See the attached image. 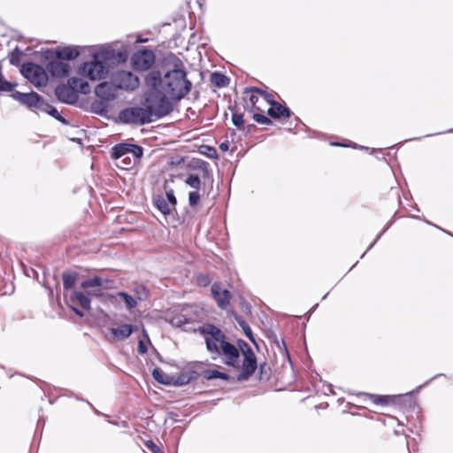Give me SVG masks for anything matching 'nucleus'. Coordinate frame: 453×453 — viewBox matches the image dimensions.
<instances>
[{"label": "nucleus", "instance_id": "nucleus-36", "mask_svg": "<svg viewBox=\"0 0 453 453\" xmlns=\"http://www.w3.org/2000/svg\"><path fill=\"white\" fill-rule=\"evenodd\" d=\"M54 72L61 74H66L68 73V65L64 63H57L54 65Z\"/></svg>", "mask_w": 453, "mask_h": 453}, {"label": "nucleus", "instance_id": "nucleus-9", "mask_svg": "<svg viewBox=\"0 0 453 453\" xmlns=\"http://www.w3.org/2000/svg\"><path fill=\"white\" fill-rule=\"evenodd\" d=\"M20 72L35 87L45 86L48 82V75L43 67L39 65L33 63L24 64Z\"/></svg>", "mask_w": 453, "mask_h": 453}, {"label": "nucleus", "instance_id": "nucleus-27", "mask_svg": "<svg viewBox=\"0 0 453 453\" xmlns=\"http://www.w3.org/2000/svg\"><path fill=\"white\" fill-rule=\"evenodd\" d=\"M76 273H63V287L65 289H72L76 282Z\"/></svg>", "mask_w": 453, "mask_h": 453}, {"label": "nucleus", "instance_id": "nucleus-10", "mask_svg": "<svg viewBox=\"0 0 453 453\" xmlns=\"http://www.w3.org/2000/svg\"><path fill=\"white\" fill-rule=\"evenodd\" d=\"M118 88L125 90H134L140 84L139 78L129 71H118L112 79Z\"/></svg>", "mask_w": 453, "mask_h": 453}, {"label": "nucleus", "instance_id": "nucleus-40", "mask_svg": "<svg viewBox=\"0 0 453 453\" xmlns=\"http://www.w3.org/2000/svg\"><path fill=\"white\" fill-rule=\"evenodd\" d=\"M146 446L153 453H163L162 450L152 441H148L146 442Z\"/></svg>", "mask_w": 453, "mask_h": 453}, {"label": "nucleus", "instance_id": "nucleus-43", "mask_svg": "<svg viewBox=\"0 0 453 453\" xmlns=\"http://www.w3.org/2000/svg\"><path fill=\"white\" fill-rule=\"evenodd\" d=\"M205 149L208 150V157L211 158H214L217 157V151L214 148L206 146Z\"/></svg>", "mask_w": 453, "mask_h": 453}, {"label": "nucleus", "instance_id": "nucleus-41", "mask_svg": "<svg viewBox=\"0 0 453 453\" xmlns=\"http://www.w3.org/2000/svg\"><path fill=\"white\" fill-rule=\"evenodd\" d=\"M192 379V376H189L188 374H181L179 379H178V382L180 384V385H184V384H187L189 382V380Z\"/></svg>", "mask_w": 453, "mask_h": 453}, {"label": "nucleus", "instance_id": "nucleus-13", "mask_svg": "<svg viewBox=\"0 0 453 453\" xmlns=\"http://www.w3.org/2000/svg\"><path fill=\"white\" fill-rule=\"evenodd\" d=\"M12 97L19 101L22 104L28 106L29 108H35L39 110L41 104H42V97L35 92L21 93L19 91L14 92Z\"/></svg>", "mask_w": 453, "mask_h": 453}, {"label": "nucleus", "instance_id": "nucleus-1", "mask_svg": "<svg viewBox=\"0 0 453 453\" xmlns=\"http://www.w3.org/2000/svg\"><path fill=\"white\" fill-rule=\"evenodd\" d=\"M146 85L157 94L173 100H180L191 89L192 83L187 79L186 73L175 68L162 74L159 71H150L145 77Z\"/></svg>", "mask_w": 453, "mask_h": 453}, {"label": "nucleus", "instance_id": "nucleus-18", "mask_svg": "<svg viewBox=\"0 0 453 453\" xmlns=\"http://www.w3.org/2000/svg\"><path fill=\"white\" fill-rule=\"evenodd\" d=\"M107 297L109 298V302L113 304L119 301H123L128 310H131L137 305V302L134 297L125 292H118L116 295H109Z\"/></svg>", "mask_w": 453, "mask_h": 453}, {"label": "nucleus", "instance_id": "nucleus-11", "mask_svg": "<svg viewBox=\"0 0 453 453\" xmlns=\"http://www.w3.org/2000/svg\"><path fill=\"white\" fill-rule=\"evenodd\" d=\"M155 62L152 50H142L135 52L131 58V63L136 70H148Z\"/></svg>", "mask_w": 453, "mask_h": 453}, {"label": "nucleus", "instance_id": "nucleus-14", "mask_svg": "<svg viewBox=\"0 0 453 453\" xmlns=\"http://www.w3.org/2000/svg\"><path fill=\"white\" fill-rule=\"evenodd\" d=\"M55 94L58 100L65 104H73L78 100V95L68 82L58 85L55 89Z\"/></svg>", "mask_w": 453, "mask_h": 453}, {"label": "nucleus", "instance_id": "nucleus-20", "mask_svg": "<svg viewBox=\"0 0 453 453\" xmlns=\"http://www.w3.org/2000/svg\"><path fill=\"white\" fill-rule=\"evenodd\" d=\"M70 300L72 303H77L82 309L89 310L91 300L88 295L83 294L81 291L74 290L70 295Z\"/></svg>", "mask_w": 453, "mask_h": 453}, {"label": "nucleus", "instance_id": "nucleus-32", "mask_svg": "<svg viewBox=\"0 0 453 453\" xmlns=\"http://www.w3.org/2000/svg\"><path fill=\"white\" fill-rule=\"evenodd\" d=\"M256 89H257V88H250L249 90L246 91V94L250 93L249 100L253 106H256L257 103L258 102L259 96L257 95H259L260 96H262L264 98V96L260 93H257V91H255Z\"/></svg>", "mask_w": 453, "mask_h": 453}, {"label": "nucleus", "instance_id": "nucleus-39", "mask_svg": "<svg viewBox=\"0 0 453 453\" xmlns=\"http://www.w3.org/2000/svg\"><path fill=\"white\" fill-rule=\"evenodd\" d=\"M87 294L88 295V296H93L96 297H104L107 300H109V298L107 297L109 295L104 296V293L102 292V290H100V289L88 290Z\"/></svg>", "mask_w": 453, "mask_h": 453}, {"label": "nucleus", "instance_id": "nucleus-23", "mask_svg": "<svg viewBox=\"0 0 453 453\" xmlns=\"http://www.w3.org/2000/svg\"><path fill=\"white\" fill-rule=\"evenodd\" d=\"M105 102L103 99L92 102L90 105L91 111L100 116H105L108 111V105Z\"/></svg>", "mask_w": 453, "mask_h": 453}, {"label": "nucleus", "instance_id": "nucleus-6", "mask_svg": "<svg viewBox=\"0 0 453 453\" xmlns=\"http://www.w3.org/2000/svg\"><path fill=\"white\" fill-rule=\"evenodd\" d=\"M119 119L122 123L143 125L151 122L150 111L145 107H129L119 111Z\"/></svg>", "mask_w": 453, "mask_h": 453}, {"label": "nucleus", "instance_id": "nucleus-22", "mask_svg": "<svg viewBox=\"0 0 453 453\" xmlns=\"http://www.w3.org/2000/svg\"><path fill=\"white\" fill-rule=\"evenodd\" d=\"M155 205L164 215H169L174 209V207L171 205L163 196H157L155 198Z\"/></svg>", "mask_w": 453, "mask_h": 453}, {"label": "nucleus", "instance_id": "nucleus-7", "mask_svg": "<svg viewBox=\"0 0 453 453\" xmlns=\"http://www.w3.org/2000/svg\"><path fill=\"white\" fill-rule=\"evenodd\" d=\"M199 332L205 336L206 348L210 353L218 352V347L226 342L225 334L213 325H203L199 327Z\"/></svg>", "mask_w": 453, "mask_h": 453}, {"label": "nucleus", "instance_id": "nucleus-34", "mask_svg": "<svg viewBox=\"0 0 453 453\" xmlns=\"http://www.w3.org/2000/svg\"><path fill=\"white\" fill-rule=\"evenodd\" d=\"M232 121L235 127H242L244 124L243 115L241 113L234 112L232 116Z\"/></svg>", "mask_w": 453, "mask_h": 453}, {"label": "nucleus", "instance_id": "nucleus-8", "mask_svg": "<svg viewBox=\"0 0 453 453\" xmlns=\"http://www.w3.org/2000/svg\"><path fill=\"white\" fill-rule=\"evenodd\" d=\"M200 313V311H195L192 313L177 314L171 319L170 323L183 331H199V327H201L199 323L202 319Z\"/></svg>", "mask_w": 453, "mask_h": 453}, {"label": "nucleus", "instance_id": "nucleus-38", "mask_svg": "<svg viewBox=\"0 0 453 453\" xmlns=\"http://www.w3.org/2000/svg\"><path fill=\"white\" fill-rule=\"evenodd\" d=\"M239 324L242 327L245 334L250 338V340L254 341L250 327L242 320L239 321Z\"/></svg>", "mask_w": 453, "mask_h": 453}, {"label": "nucleus", "instance_id": "nucleus-31", "mask_svg": "<svg viewBox=\"0 0 453 453\" xmlns=\"http://www.w3.org/2000/svg\"><path fill=\"white\" fill-rule=\"evenodd\" d=\"M22 55V52L19 49H15L11 54L10 63L13 65H19Z\"/></svg>", "mask_w": 453, "mask_h": 453}, {"label": "nucleus", "instance_id": "nucleus-30", "mask_svg": "<svg viewBox=\"0 0 453 453\" xmlns=\"http://www.w3.org/2000/svg\"><path fill=\"white\" fill-rule=\"evenodd\" d=\"M185 183L197 191L200 189L201 187V180L199 176L196 174H189L187 177Z\"/></svg>", "mask_w": 453, "mask_h": 453}, {"label": "nucleus", "instance_id": "nucleus-33", "mask_svg": "<svg viewBox=\"0 0 453 453\" xmlns=\"http://www.w3.org/2000/svg\"><path fill=\"white\" fill-rule=\"evenodd\" d=\"M200 194L197 190L189 192L188 194V203L191 207H195L200 201Z\"/></svg>", "mask_w": 453, "mask_h": 453}, {"label": "nucleus", "instance_id": "nucleus-4", "mask_svg": "<svg viewBox=\"0 0 453 453\" xmlns=\"http://www.w3.org/2000/svg\"><path fill=\"white\" fill-rule=\"evenodd\" d=\"M142 154V148L138 145L119 143L112 148L111 157L115 159L118 167L128 170L138 163Z\"/></svg>", "mask_w": 453, "mask_h": 453}, {"label": "nucleus", "instance_id": "nucleus-12", "mask_svg": "<svg viewBox=\"0 0 453 453\" xmlns=\"http://www.w3.org/2000/svg\"><path fill=\"white\" fill-rule=\"evenodd\" d=\"M257 93H260L264 99L271 104V107L268 109V114L275 119L286 116H290V111L288 108L282 106L280 104L276 103L273 101V98L271 95L267 94L266 92L261 90V89H256Z\"/></svg>", "mask_w": 453, "mask_h": 453}, {"label": "nucleus", "instance_id": "nucleus-16", "mask_svg": "<svg viewBox=\"0 0 453 453\" xmlns=\"http://www.w3.org/2000/svg\"><path fill=\"white\" fill-rule=\"evenodd\" d=\"M136 329V326L129 324H122L117 327H111L109 330L111 334V341H125Z\"/></svg>", "mask_w": 453, "mask_h": 453}, {"label": "nucleus", "instance_id": "nucleus-5", "mask_svg": "<svg viewBox=\"0 0 453 453\" xmlns=\"http://www.w3.org/2000/svg\"><path fill=\"white\" fill-rule=\"evenodd\" d=\"M168 96L157 94L153 90L145 99V108L150 111L151 120L153 117L160 118L168 114L171 111V104Z\"/></svg>", "mask_w": 453, "mask_h": 453}, {"label": "nucleus", "instance_id": "nucleus-28", "mask_svg": "<svg viewBox=\"0 0 453 453\" xmlns=\"http://www.w3.org/2000/svg\"><path fill=\"white\" fill-rule=\"evenodd\" d=\"M204 377L207 380L222 379L224 380H229V375L226 372H219L218 370H208L204 373Z\"/></svg>", "mask_w": 453, "mask_h": 453}, {"label": "nucleus", "instance_id": "nucleus-47", "mask_svg": "<svg viewBox=\"0 0 453 453\" xmlns=\"http://www.w3.org/2000/svg\"><path fill=\"white\" fill-rule=\"evenodd\" d=\"M203 172L204 175H208L209 174V171H208V169L206 167L203 170Z\"/></svg>", "mask_w": 453, "mask_h": 453}, {"label": "nucleus", "instance_id": "nucleus-24", "mask_svg": "<svg viewBox=\"0 0 453 453\" xmlns=\"http://www.w3.org/2000/svg\"><path fill=\"white\" fill-rule=\"evenodd\" d=\"M106 282H107V280H104L101 277L96 276L94 278L88 279V280L82 281L81 284V287L83 289L88 290L90 288L105 286L104 283H106Z\"/></svg>", "mask_w": 453, "mask_h": 453}, {"label": "nucleus", "instance_id": "nucleus-42", "mask_svg": "<svg viewBox=\"0 0 453 453\" xmlns=\"http://www.w3.org/2000/svg\"><path fill=\"white\" fill-rule=\"evenodd\" d=\"M147 347L146 345L144 344V342L141 340L139 341V344H138V352L140 354H145L147 352Z\"/></svg>", "mask_w": 453, "mask_h": 453}, {"label": "nucleus", "instance_id": "nucleus-3", "mask_svg": "<svg viewBox=\"0 0 453 453\" xmlns=\"http://www.w3.org/2000/svg\"><path fill=\"white\" fill-rule=\"evenodd\" d=\"M115 60V51L109 48H101L93 54L91 61L84 63L80 73L91 81L105 78Z\"/></svg>", "mask_w": 453, "mask_h": 453}, {"label": "nucleus", "instance_id": "nucleus-45", "mask_svg": "<svg viewBox=\"0 0 453 453\" xmlns=\"http://www.w3.org/2000/svg\"><path fill=\"white\" fill-rule=\"evenodd\" d=\"M73 311L80 317H83V312L77 308H73Z\"/></svg>", "mask_w": 453, "mask_h": 453}, {"label": "nucleus", "instance_id": "nucleus-35", "mask_svg": "<svg viewBox=\"0 0 453 453\" xmlns=\"http://www.w3.org/2000/svg\"><path fill=\"white\" fill-rule=\"evenodd\" d=\"M166 198V201L175 208L177 203L176 197L174 196V192L173 189H167L165 191V195L164 196Z\"/></svg>", "mask_w": 453, "mask_h": 453}, {"label": "nucleus", "instance_id": "nucleus-37", "mask_svg": "<svg viewBox=\"0 0 453 453\" xmlns=\"http://www.w3.org/2000/svg\"><path fill=\"white\" fill-rule=\"evenodd\" d=\"M253 118L257 123L263 125H269L272 122L266 116L258 113L254 114Z\"/></svg>", "mask_w": 453, "mask_h": 453}, {"label": "nucleus", "instance_id": "nucleus-21", "mask_svg": "<svg viewBox=\"0 0 453 453\" xmlns=\"http://www.w3.org/2000/svg\"><path fill=\"white\" fill-rule=\"evenodd\" d=\"M80 54L77 47L67 46L57 50V58L62 60L75 59Z\"/></svg>", "mask_w": 453, "mask_h": 453}, {"label": "nucleus", "instance_id": "nucleus-46", "mask_svg": "<svg viewBox=\"0 0 453 453\" xmlns=\"http://www.w3.org/2000/svg\"><path fill=\"white\" fill-rule=\"evenodd\" d=\"M375 403H384V401L382 400V397L376 396V399L374 400Z\"/></svg>", "mask_w": 453, "mask_h": 453}, {"label": "nucleus", "instance_id": "nucleus-25", "mask_svg": "<svg viewBox=\"0 0 453 453\" xmlns=\"http://www.w3.org/2000/svg\"><path fill=\"white\" fill-rule=\"evenodd\" d=\"M42 111L48 113L61 122H65V119L59 114L58 111L52 105L42 101L39 109Z\"/></svg>", "mask_w": 453, "mask_h": 453}, {"label": "nucleus", "instance_id": "nucleus-29", "mask_svg": "<svg viewBox=\"0 0 453 453\" xmlns=\"http://www.w3.org/2000/svg\"><path fill=\"white\" fill-rule=\"evenodd\" d=\"M153 378L159 383L167 385L170 383L168 376L160 369L155 368L152 372Z\"/></svg>", "mask_w": 453, "mask_h": 453}, {"label": "nucleus", "instance_id": "nucleus-2", "mask_svg": "<svg viewBox=\"0 0 453 453\" xmlns=\"http://www.w3.org/2000/svg\"><path fill=\"white\" fill-rule=\"evenodd\" d=\"M240 348L243 357L242 361L240 349L229 342H223L222 345L218 347V352L211 354L212 359L221 357L225 365L239 372L237 380L243 381L247 380L255 372L257 365L253 350L246 342H243Z\"/></svg>", "mask_w": 453, "mask_h": 453}, {"label": "nucleus", "instance_id": "nucleus-15", "mask_svg": "<svg viewBox=\"0 0 453 453\" xmlns=\"http://www.w3.org/2000/svg\"><path fill=\"white\" fill-rule=\"evenodd\" d=\"M211 294L219 308L226 309L228 306L231 299L230 292L226 289H223L220 284H212Z\"/></svg>", "mask_w": 453, "mask_h": 453}, {"label": "nucleus", "instance_id": "nucleus-19", "mask_svg": "<svg viewBox=\"0 0 453 453\" xmlns=\"http://www.w3.org/2000/svg\"><path fill=\"white\" fill-rule=\"evenodd\" d=\"M68 83L71 84L77 95L78 93L87 95L90 92L88 83L81 78L72 77L68 80Z\"/></svg>", "mask_w": 453, "mask_h": 453}, {"label": "nucleus", "instance_id": "nucleus-44", "mask_svg": "<svg viewBox=\"0 0 453 453\" xmlns=\"http://www.w3.org/2000/svg\"><path fill=\"white\" fill-rule=\"evenodd\" d=\"M219 149L221 151L226 152L229 150V144L227 142H221L219 144Z\"/></svg>", "mask_w": 453, "mask_h": 453}, {"label": "nucleus", "instance_id": "nucleus-26", "mask_svg": "<svg viewBox=\"0 0 453 453\" xmlns=\"http://www.w3.org/2000/svg\"><path fill=\"white\" fill-rule=\"evenodd\" d=\"M211 82L218 88H224L228 85L229 79L220 73H213L211 75Z\"/></svg>", "mask_w": 453, "mask_h": 453}, {"label": "nucleus", "instance_id": "nucleus-17", "mask_svg": "<svg viewBox=\"0 0 453 453\" xmlns=\"http://www.w3.org/2000/svg\"><path fill=\"white\" fill-rule=\"evenodd\" d=\"M117 88L114 83L102 82L96 87L95 94L100 99L108 102L116 97Z\"/></svg>", "mask_w": 453, "mask_h": 453}]
</instances>
